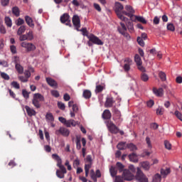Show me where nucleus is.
Returning a JSON list of instances; mask_svg holds the SVG:
<instances>
[{
    "instance_id": "1",
    "label": "nucleus",
    "mask_w": 182,
    "mask_h": 182,
    "mask_svg": "<svg viewBox=\"0 0 182 182\" xmlns=\"http://www.w3.org/2000/svg\"><path fill=\"white\" fill-rule=\"evenodd\" d=\"M45 100V97L40 93H36L33 95L32 103L36 109H41V102Z\"/></svg>"
},
{
    "instance_id": "2",
    "label": "nucleus",
    "mask_w": 182,
    "mask_h": 182,
    "mask_svg": "<svg viewBox=\"0 0 182 182\" xmlns=\"http://www.w3.org/2000/svg\"><path fill=\"white\" fill-rule=\"evenodd\" d=\"M107 127L108 128V130L111 133H113L114 134L119 133L121 136H123V134H124V132L123 131H120V129H119V128H117V127H116V125H114V124L112 121H108L107 122Z\"/></svg>"
},
{
    "instance_id": "3",
    "label": "nucleus",
    "mask_w": 182,
    "mask_h": 182,
    "mask_svg": "<svg viewBox=\"0 0 182 182\" xmlns=\"http://www.w3.org/2000/svg\"><path fill=\"white\" fill-rule=\"evenodd\" d=\"M125 10L127 11H123L122 14L131 18V21H134L133 18H134V14L136 13L134 9H133V7L130 5H127L125 6Z\"/></svg>"
},
{
    "instance_id": "4",
    "label": "nucleus",
    "mask_w": 182,
    "mask_h": 182,
    "mask_svg": "<svg viewBox=\"0 0 182 182\" xmlns=\"http://www.w3.org/2000/svg\"><path fill=\"white\" fill-rule=\"evenodd\" d=\"M136 178L139 182H149V178H147V176L144 175V173H143V171H141V169H140V168H137L136 169Z\"/></svg>"
},
{
    "instance_id": "5",
    "label": "nucleus",
    "mask_w": 182,
    "mask_h": 182,
    "mask_svg": "<svg viewBox=\"0 0 182 182\" xmlns=\"http://www.w3.org/2000/svg\"><path fill=\"white\" fill-rule=\"evenodd\" d=\"M21 46V48H24L26 52H33V50H36V46L32 43L22 42Z\"/></svg>"
},
{
    "instance_id": "6",
    "label": "nucleus",
    "mask_w": 182,
    "mask_h": 182,
    "mask_svg": "<svg viewBox=\"0 0 182 182\" xmlns=\"http://www.w3.org/2000/svg\"><path fill=\"white\" fill-rule=\"evenodd\" d=\"M134 178L133 173L129 170H124L122 173V180L125 181H132Z\"/></svg>"
},
{
    "instance_id": "7",
    "label": "nucleus",
    "mask_w": 182,
    "mask_h": 182,
    "mask_svg": "<svg viewBox=\"0 0 182 182\" xmlns=\"http://www.w3.org/2000/svg\"><path fill=\"white\" fill-rule=\"evenodd\" d=\"M88 39L90 42H92L95 45H100V46L103 45V41H102V40H100L97 36L93 34L89 36Z\"/></svg>"
},
{
    "instance_id": "8",
    "label": "nucleus",
    "mask_w": 182,
    "mask_h": 182,
    "mask_svg": "<svg viewBox=\"0 0 182 182\" xmlns=\"http://www.w3.org/2000/svg\"><path fill=\"white\" fill-rule=\"evenodd\" d=\"M60 22L62 23H65L67 26H72L70 23V16L68 14H64L60 16Z\"/></svg>"
},
{
    "instance_id": "9",
    "label": "nucleus",
    "mask_w": 182,
    "mask_h": 182,
    "mask_svg": "<svg viewBox=\"0 0 182 182\" xmlns=\"http://www.w3.org/2000/svg\"><path fill=\"white\" fill-rule=\"evenodd\" d=\"M66 173H68L66 168L63 165V166L60 167V170L58 169L56 171V176L58 178H65V174H66Z\"/></svg>"
},
{
    "instance_id": "10",
    "label": "nucleus",
    "mask_w": 182,
    "mask_h": 182,
    "mask_svg": "<svg viewBox=\"0 0 182 182\" xmlns=\"http://www.w3.org/2000/svg\"><path fill=\"white\" fill-rule=\"evenodd\" d=\"M70 133V132L68 129L63 127H60L58 130L55 132V134L57 136H60V134H62V136H65V137L69 136Z\"/></svg>"
},
{
    "instance_id": "11",
    "label": "nucleus",
    "mask_w": 182,
    "mask_h": 182,
    "mask_svg": "<svg viewBox=\"0 0 182 182\" xmlns=\"http://www.w3.org/2000/svg\"><path fill=\"white\" fill-rule=\"evenodd\" d=\"M73 23L77 29V31H79V28H80V18H79V16L75 15L73 17Z\"/></svg>"
},
{
    "instance_id": "12",
    "label": "nucleus",
    "mask_w": 182,
    "mask_h": 182,
    "mask_svg": "<svg viewBox=\"0 0 182 182\" xmlns=\"http://www.w3.org/2000/svg\"><path fill=\"white\" fill-rule=\"evenodd\" d=\"M46 82L50 87H53L54 89H58V82L56 80L53 79L52 77H46Z\"/></svg>"
},
{
    "instance_id": "13",
    "label": "nucleus",
    "mask_w": 182,
    "mask_h": 182,
    "mask_svg": "<svg viewBox=\"0 0 182 182\" xmlns=\"http://www.w3.org/2000/svg\"><path fill=\"white\" fill-rule=\"evenodd\" d=\"M160 173L162 178H167V176L171 173V169L170 168H161Z\"/></svg>"
},
{
    "instance_id": "14",
    "label": "nucleus",
    "mask_w": 182,
    "mask_h": 182,
    "mask_svg": "<svg viewBox=\"0 0 182 182\" xmlns=\"http://www.w3.org/2000/svg\"><path fill=\"white\" fill-rule=\"evenodd\" d=\"M134 20H131L132 21V22H141V23H144L146 24L147 23V21H146V18H144V17L143 16H136L134 15L133 17Z\"/></svg>"
},
{
    "instance_id": "15",
    "label": "nucleus",
    "mask_w": 182,
    "mask_h": 182,
    "mask_svg": "<svg viewBox=\"0 0 182 182\" xmlns=\"http://www.w3.org/2000/svg\"><path fill=\"white\" fill-rule=\"evenodd\" d=\"M124 62H127L124 65V70L125 72H129L130 70V65H133V60H132L130 58H127Z\"/></svg>"
},
{
    "instance_id": "16",
    "label": "nucleus",
    "mask_w": 182,
    "mask_h": 182,
    "mask_svg": "<svg viewBox=\"0 0 182 182\" xmlns=\"http://www.w3.org/2000/svg\"><path fill=\"white\" fill-rule=\"evenodd\" d=\"M113 105H114V100H113V97H107L105 103V107H113Z\"/></svg>"
},
{
    "instance_id": "17",
    "label": "nucleus",
    "mask_w": 182,
    "mask_h": 182,
    "mask_svg": "<svg viewBox=\"0 0 182 182\" xmlns=\"http://www.w3.org/2000/svg\"><path fill=\"white\" fill-rule=\"evenodd\" d=\"M123 5L119 2H116L115 3V9H114V11H115V13L117 14H122V11H123Z\"/></svg>"
},
{
    "instance_id": "18",
    "label": "nucleus",
    "mask_w": 182,
    "mask_h": 182,
    "mask_svg": "<svg viewBox=\"0 0 182 182\" xmlns=\"http://www.w3.org/2000/svg\"><path fill=\"white\" fill-rule=\"evenodd\" d=\"M25 109L27 112V114H28V116L32 117V116H36V111H35V109L31 108L29 106L26 105L25 107Z\"/></svg>"
},
{
    "instance_id": "19",
    "label": "nucleus",
    "mask_w": 182,
    "mask_h": 182,
    "mask_svg": "<svg viewBox=\"0 0 182 182\" xmlns=\"http://www.w3.org/2000/svg\"><path fill=\"white\" fill-rule=\"evenodd\" d=\"M25 21L27 25H28V26H30L31 28H33V26H35V24L33 23V20H32V18H31L29 16H25Z\"/></svg>"
},
{
    "instance_id": "20",
    "label": "nucleus",
    "mask_w": 182,
    "mask_h": 182,
    "mask_svg": "<svg viewBox=\"0 0 182 182\" xmlns=\"http://www.w3.org/2000/svg\"><path fill=\"white\" fill-rule=\"evenodd\" d=\"M153 92L154 93V95H156V96H159V97H161V96H163V95H164L163 88H154Z\"/></svg>"
},
{
    "instance_id": "21",
    "label": "nucleus",
    "mask_w": 182,
    "mask_h": 182,
    "mask_svg": "<svg viewBox=\"0 0 182 182\" xmlns=\"http://www.w3.org/2000/svg\"><path fill=\"white\" fill-rule=\"evenodd\" d=\"M120 26H118L117 29L118 32H119L122 35V33H124V32L127 31V28H126V25L123 23H120Z\"/></svg>"
},
{
    "instance_id": "22",
    "label": "nucleus",
    "mask_w": 182,
    "mask_h": 182,
    "mask_svg": "<svg viewBox=\"0 0 182 182\" xmlns=\"http://www.w3.org/2000/svg\"><path fill=\"white\" fill-rule=\"evenodd\" d=\"M129 159L130 161H132L133 163L139 162V159L137 158V155L134 153L129 154Z\"/></svg>"
},
{
    "instance_id": "23",
    "label": "nucleus",
    "mask_w": 182,
    "mask_h": 182,
    "mask_svg": "<svg viewBox=\"0 0 182 182\" xmlns=\"http://www.w3.org/2000/svg\"><path fill=\"white\" fill-rule=\"evenodd\" d=\"M102 117L107 120L112 117V113H110L109 109H105L102 114Z\"/></svg>"
},
{
    "instance_id": "24",
    "label": "nucleus",
    "mask_w": 182,
    "mask_h": 182,
    "mask_svg": "<svg viewBox=\"0 0 182 182\" xmlns=\"http://www.w3.org/2000/svg\"><path fill=\"white\" fill-rule=\"evenodd\" d=\"M141 165L146 171H149L150 170V163L149 161H143L141 163Z\"/></svg>"
},
{
    "instance_id": "25",
    "label": "nucleus",
    "mask_w": 182,
    "mask_h": 182,
    "mask_svg": "<svg viewBox=\"0 0 182 182\" xmlns=\"http://www.w3.org/2000/svg\"><path fill=\"white\" fill-rule=\"evenodd\" d=\"M4 22L8 28H12V19H11V17L6 16L4 18Z\"/></svg>"
},
{
    "instance_id": "26",
    "label": "nucleus",
    "mask_w": 182,
    "mask_h": 182,
    "mask_svg": "<svg viewBox=\"0 0 182 182\" xmlns=\"http://www.w3.org/2000/svg\"><path fill=\"white\" fill-rule=\"evenodd\" d=\"M46 119L47 120V122H54L55 118L53 117V114H52V113L50 112H47V114H46Z\"/></svg>"
},
{
    "instance_id": "27",
    "label": "nucleus",
    "mask_w": 182,
    "mask_h": 182,
    "mask_svg": "<svg viewBox=\"0 0 182 182\" xmlns=\"http://www.w3.org/2000/svg\"><path fill=\"white\" fill-rule=\"evenodd\" d=\"M134 62L136 63V65H143V62L141 61V58L139 54H136L134 56Z\"/></svg>"
},
{
    "instance_id": "28",
    "label": "nucleus",
    "mask_w": 182,
    "mask_h": 182,
    "mask_svg": "<svg viewBox=\"0 0 182 182\" xmlns=\"http://www.w3.org/2000/svg\"><path fill=\"white\" fill-rule=\"evenodd\" d=\"M159 76L162 82H166V80H167V77L166 75V73H164L163 71H159Z\"/></svg>"
},
{
    "instance_id": "29",
    "label": "nucleus",
    "mask_w": 182,
    "mask_h": 182,
    "mask_svg": "<svg viewBox=\"0 0 182 182\" xmlns=\"http://www.w3.org/2000/svg\"><path fill=\"white\" fill-rule=\"evenodd\" d=\"M83 97L85 99H90L92 97V92L89 90H85L83 92Z\"/></svg>"
},
{
    "instance_id": "30",
    "label": "nucleus",
    "mask_w": 182,
    "mask_h": 182,
    "mask_svg": "<svg viewBox=\"0 0 182 182\" xmlns=\"http://www.w3.org/2000/svg\"><path fill=\"white\" fill-rule=\"evenodd\" d=\"M117 147L119 150H125V149H127V145L125 142H120L117 145Z\"/></svg>"
},
{
    "instance_id": "31",
    "label": "nucleus",
    "mask_w": 182,
    "mask_h": 182,
    "mask_svg": "<svg viewBox=\"0 0 182 182\" xmlns=\"http://www.w3.org/2000/svg\"><path fill=\"white\" fill-rule=\"evenodd\" d=\"M25 31H26V27L25 26H20L17 31V35L19 36L22 35V33H25Z\"/></svg>"
},
{
    "instance_id": "32",
    "label": "nucleus",
    "mask_w": 182,
    "mask_h": 182,
    "mask_svg": "<svg viewBox=\"0 0 182 182\" xmlns=\"http://www.w3.org/2000/svg\"><path fill=\"white\" fill-rule=\"evenodd\" d=\"M161 177H163L160 173H156L153 177V181L154 182H161Z\"/></svg>"
},
{
    "instance_id": "33",
    "label": "nucleus",
    "mask_w": 182,
    "mask_h": 182,
    "mask_svg": "<svg viewBox=\"0 0 182 182\" xmlns=\"http://www.w3.org/2000/svg\"><path fill=\"white\" fill-rule=\"evenodd\" d=\"M109 173H110L112 177H116V176L117 175V170L114 166H112L109 168Z\"/></svg>"
},
{
    "instance_id": "34",
    "label": "nucleus",
    "mask_w": 182,
    "mask_h": 182,
    "mask_svg": "<svg viewBox=\"0 0 182 182\" xmlns=\"http://www.w3.org/2000/svg\"><path fill=\"white\" fill-rule=\"evenodd\" d=\"M116 166L118 168L119 173H122V171H124V165L123 164L117 162Z\"/></svg>"
},
{
    "instance_id": "35",
    "label": "nucleus",
    "mask_w": 182,
    "mask_h": 182,
    "mask_svg": "<svg viewBox=\"0 0 182 182\" xmlns=\"http://www.w3.org/2000/svg\"><path fill=\"white\" fill-rule=\"evenodd\" d=\"M127 149H129L131 151H134L135 150H137V146H136V145L132 143L127 144Z\"/></svg>"
},
{
    "instance_id": "36",
    "label": "nucleus",
    "mask_w": 182,
    "mask_h": 182,
    "mask_svg": "<svg viewBox=\"0 0 182 182\" xmlns=\"http://www.w3.org/2000/svg\"><path fill=\"white\" fill-rule=\"evenodd\" d=\"M80 122L79 121H75V119H70V127H76V126H80Z\"/></svg>"
},
{
    "instance_id": "37",
    "label": "nucleus",
    "mask_w": 182,
    "mask_h": 182,
    "mask_svg": "<svg viewBox=\"0 0 182 182\" xmlns=\"http://www.w3.org/2000/svg\"><path fill=\"white\" fill-rule=\"evenodd\" d=\"M12 12L15 16H19L20 12H19V8L17 6H15L12 9Z\"/></svg>"
},
{
    "instance_id": "38",
    "label": "nucleus",
    "mask_w": 182,
    "mask_h": 182,
    "mask_svg": "<svg viewBox=\"0 0 182 182\" xmlns=\"http://www.w3.org/2000/svg\"><path fill=\"white\" fill-rule=\"evenodd\" d=\"M26 35L27 36V40L28 41H33V31H30Z\"/></svg>"
},
{
    "instance_id": "39",
    "label": "nucleus",
    "mask_w": 182,
    "mask_h": 182,
    "mask_svg": "<svg viewBox=\"0 0 182 182\" xmlns=\"http://www.w3.org/2000/svg\"><path fill=\"white\" fill-rule=\"evenodd\" d=\"M16 69L20 74L23 73V67H22L20 64H16Z\"/></svg>"
},
{
    "instance_id": "40",
    "label": "nucleus",
    "mask_w": 182,
    "mask_h": 182,
    "mask_svg": "<svg viewBox=\"0 0 182 182\" xmlns=\"http://www.w3.org/2000/svg\"><path fill=\"white\" fill-rule=\"evenodd\" d=\"M0 75L2 77V79H4V80H9L10 79L9 75L6 73L0 71Z\"/></svg>"
},
{
    "instance_id": "41",
    "label": "nucleus",
    "mask_w": 182,
    "mask_h": 182,
    "mask_svg": "<svg viewBox=\"0 0 182 182\" xmlns=\"http://www.w3.org/2000/svg\"><path fill=\"white\" fill-rule=\"evenodd\" d=\"M164 146L166 150H171V143H170V141L168 140L164 141Z\"/></svg>"
},
{
    "instance_id": "42",
    "label": "nucleus",
    "mask_w": 182,
    "mask_h": 182,
    "mask_svg": "<svg viewBox=\"0 0 182 182\" xmlns=\"http://www.w3.org/2000/svg\"><path fill=\"white\" fill-rule=\"evenodd\" d=\"M127 28L129 31V32H133V31H134V27L133 26V23L129 21L127 23Z\"/></svg>"
},
{
    "instance_id": "43",
    "label": "nucleus",
    "mask_w": 182,
    "mask_h": 182,
    "mask_svg": "<svg viewBox=\"0 0 182 182\" xmlns=\"http://www.w3.org/2000/svg\"><path fill=\"white\" fill-rule=\"evenodd\" d=\"M164 113V108L163 107H159L156 109V114L161 116Z\"/></svg>"
},
{
    "instance_id": "44",
    "label": "nucleus",
    "mask_w": 182,
    "mask_h": 182,
    "mask_svg": "<svg viewBox=\"0 0 182 182\" xmlns=\"http://www.w3.org/2000/svg\"><path fill=\"white\" fill-rule=\"evenodd\" d=\"M117 15L118 18L121 19V21H123L124 22H127V21H129V18H127V17H124V16L122 15V13H119Z\"/></svg>"
},
{
    "instance_id": "45",
    "label": "nucleus",
    "mask_w": 182,
    "mask_h": 182,
    "mask_svg": "<svg viewBox=\"0 0 182 182\" xmlns=\"http://www.w3.org/2000/svg\"><path fill=\"white\" fill-rule=\"evenodd\" d=\"M141 79L143 82H147L149 80V75L146 73H142L141 75Z\"/></svg>"
},
{
    "instance_id": "46",
    "label": "nucleus",
    "mask_w": 182,
    "mask_h": 182,
    "mask_svg": "<svg viewBox=\"0 0 182 182\" xmlns=\"http://www.w3.org/2000/svg\"><path fill=\"white\" fill-rule=\"evenodd\" d=\"M103 89H105V87L102 85H97L95 89V93H100V92L103 91Z\"/></svg>"
},
{
    "instance_id": "47",
    "label": "nucleus",
    "mask_w": 182,
    "mask_h": 182,
    "mask_svg": "<svg viewBox=\"0 0 182 182\" xmlns=\"http://www.w3.org/2000/svg\"><path fill=\"white\" fill-rule=\"evenodd\" d=\"M175 116H176L177 119H178V120H181V122H182V114L181 112H179L178 110L175 111L174 112Z\"/></svg>"
},
{
    "instance_id": "48",
    "label": "nucleus",
    "mask_w": 182,
    "mask_h": 182,
    "mask_svg": "<svg viewBox=\"0 0 182 182\" xmlns=\"http://www.w3.org/2000/svg\"><path fill=\"white\" fill-rule=\"evenodd\" d=\"M11 85L13 87H14V89H21V86L19 85V83H18V82L13 81Z\"/></svg>"
},
{
    "instance_id": "49",
    "label": "nucleus",
    "mask_w": 182,
    "mask_h": 182,
    "mask_svg": "<svg viewBox=\"0 0 182 182\" xmlns=\"http://www.w3.org/2000/svg\"><path fill=\"white\" fill-rule=\"evenodd\" d=\"M50 93L52 96H54V97H59V96H60L58 90H53L50 91Z\"/></svg>"
},
{
    "instance_id": "50",
    "label": "nucleus",
    "mask_w": 182,
    "mask_h": 182,
    "mask_svg": "<svg viewBox=\"0 0 182 182\" xmlns=\"http://www.w3.org/2000/svg\"><path fill=\"white\" fill-rule=\"evenodd\" d=\"M19 41L20 42H23L25 41H28V37L26 36V34H21V36H19Z\"/></svg>"
},
{
    "instance_id": "51",
    "label": "nucleus",
    "mask_w": 182,
    "mask_h": 182,
    "mask_svg": "<svg viewBox=\"0 0 182 182\" xmlns=\"http://www.w3.org/2000/svg\"><path fill=\"white\" fill-rule=\"evenodd\" d=\"M80 165V161L78 159H75L73 162L74 168L79 167Z\"/></svg>"
},
{
    "instance_id": "52",
    "label": "nucleus",
    "mask_w": 182,
    "mask_h": 182,
    "mask_svg": "<svg viewBox=\"0 0 182 182\" xmlns=\"http://www.w3.org/2000/svg\"><path fill=\"white\" fill-rule=\"evenodd\" d=\"M76 147L77 150H80V149H82V145L80 144V138H77Z\"/></svg>"
},
{
    "instance_id": "53",
    "label": "nucleus",
    "mask_w": 182,
    "mask_h": 182,
    "mask_svg": "<svg viewBox=\"0 0 182 182\" xmlns=\"http://www.w3.org/2000/svg\"><path fill=\"white\" fill-rule=\"evenodd\" d=\"M23 23H25V21L21 18H19L16 23L17 26H21V25H23Z\"/></svg>"
},
{
    "instance_id": "54",
    "label": "nucleus",
    "mask_w": 182,
    "mask_h": 182,
    "mask_svg": "<svg viewBox=\"0 0 182 182\" xmlns=\"http://www.w3.org/2000/svg\"><path fill=\"white\" fill-rule=\"evenodd\" d=\"M22 95L25 99H28L29 97V92L26 91V90H22Z\"/></svg>"
},
{
    "instance_id": "55",
    "label": "nucleus",
    "mask_w": 182,
    "mask_h": 182,
    "mask_svg": "<svg viewBox=\"0 0 182 182\" xmlns=\"http://www.w3.org/2000/svg\"><path fill=\"white\" fill-rule=\"evenodd\" d=\"M146 105L148 107H153L154 106V101L153 100H150L146 102Z\"/></svg>"
},
{
    "instance_id": "56",
    "label": "nucleus",
    "mask_w": 182,
    "mask_h": 182,
    "mask_svg": "<svg viewBox=\"0 0 182 182\" xmlns=\"http://www.w3.org/2000/svg\"><path fill=\"white\" fill-rule=\"evenodd\" d=\"M137 42L139 45H140V46H142V47L144 46V41L141 38L137 37Z\"/></svg>"
},
{
    "instance_id": "57",
    "label": "nucleus",
    "mask_w": 182,
    "mask_h": 182,
    "mask_svg": "<svg viewBox=\"0 0 182 182\" xmlns=\"http://www.w3.org/2000/svg\"><path fill=\"white\" fill-rule=\"evenodd\" d=\"M0 33H3L4 35L6 33V28H5L4 25L0 26Z\"/></svg>"
},
{
    "instance_id": "58",
    "label": "nucleus",
    "mask_w": 182,
    "mask_h": 182,
    "mask_svg": "<svg viewBox=\"0 0 182 182\" xmlns=\"http://www.w3.org/2000/svg\"><path fill=\"white\" fill-rule=\"evenodd\" d=\"M167 29L168 31H171V32H173L174 31V25H173L172 23H169L167 25Z\"/></svg>"
},
{
    "instance_id": "59",
    "label": "nucleus",
    "mask_w": 182,
    "mask_h": 182,
    "mask_svg": "<svg viewBox=\"0 0 182 182\" xmlns=\"http://www.w3.org/2000/svg\"><path fill=\"white\" fill-rule=\"evenodd\" d=\"M18 79L21 80V82H23V83H26V82H28V77H26L19 76Z\"/></svg>"
},
{
    "instance_id": "60",
    "label": "nucleus",
    "mask_w": 182,
    "mask_h": 182,
    "mask_svg": "<svg viewBox=\"0 0 182 182\" xmlns=\"http://www.w3.org/2000/svg\"><path fill=\"white\" fill-rule=\"evenodd\" d=\"M94 8H95V9L98 11V12H101L102 11V8H100V5H99L98 4L95 3L94 4Z\"/></svg>"
},
{
    "instance_id": "61",
    "label": "nucleus",
    "mask_w": 182,
    "mask_h": 182,
    "mask_svg": "<svg viewBox=\"0 0 182 182\" xmlns=\"http://www.w3.org/2000/svg\"><path fill=\"white\" fill-rule=\"evenodd\" d=\"M58 106L61 110H65V104L60 102H58Z\"/></svg>"
},
{
    "instance_id": "62",
    "label": "nucleus",
    "mask_w": 182,
    "mask_h": 182,
    "mask_svg": "<svg viewBox=\"0 0 182 182\" xmlns=\"http://www.w3.org/2000/svg\"><path fill=\"white\" fill-rule=\"evenodd\" d=\"M122 176H115L114 182H123V179H122Z\"/></svg>"
},
{
    "instance_id": "63",
    "label": "nucleus",
    "mask_w": 182,
    "mask_h": 182,
    "mask_svg": "<svg viewBox=\"0 0 182 182\" xmlns=\"http://www.w3.org/2000/svg\"><path fill=\"white\" fill-rule=\"evenodd\" d=\"M151 129H153L154 130H157V129H159V124L157 123H152L151 124Z\"/></svg>"
},
{
    "instance_id": "64",
    "label": "nucleus",
    "mask_w": 182,
    "mask_h": 182,
    "mask_svg": "<svg viewBox=\"0 0 182 182\" xmlns=\"http://www.w3.org/2000/svg\"><path fill=\"white\" fill-rule=\"evenodd\" d=\"M10 49H11V53H14V54L16 53V47L15 46H11Z\"/></svg>"
}]
</instances>
